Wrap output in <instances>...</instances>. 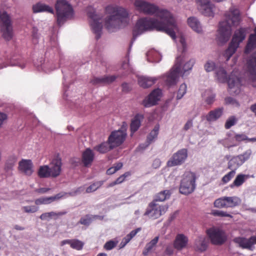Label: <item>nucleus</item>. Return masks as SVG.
Listing matches in <instances>:
<instances>
[{
  "mask_svg": "<svg viewBox=\"0 0 256 256\" xmlns=\"http://www.w3.org/2000/svg\"><path fill=\"white\" fill-rule=\"evenodd\" d=\"M226 80V82L228 84V88H234L236 83L240 82V78L232 74L228 75Z\"/></svg>",
  "mask_w": 256,
  "mask_h": 256,
  "instance_id": "58836bf2",
  "label": "nucleus"
},
{
  "mask_svg": "<svg viewBox=\"0 0 256 256\" xmlns=\"http://www.w3.org/2000/svg\"><path fill=\"white\" fill-rule=\"evenodd\" d=\"M162 94V90L159 88H156L145 97L141 104L145 108H150L156 106L160 100Z\"/></svg>",
  "mask_w": 256,
  "mask_h": 256,
  "instance_id": "9d476101",
  "label": "nucleus"
},
{
  "mask_svg": "<svg viewBox=\"0 0 256 256\" xmlns=\"http://www.w3.org/2000/svg\"><path fill=\"white\" fill-rule=\"evenodd\" d=\"M208 244V240L202 236H198L196 238L194 242V246L196 250L200 252H203L206 250Z\"/></svg>",
  "mask_w": 256,
  "mask_h": 256,
  "instance_id": "a878e982",
  "label": "nucleus"
},
{
  "mask_svg": "<svg viewBox=\"0 0 256 256\" xmlns=\"http://www.w3.org/2000/svg\"><path fill=\"white\" fill-rule=\"evenodd\" d=\"M159 239V237L156 236L154 239L151 240L149 242H148L146 246L148 247V250H152V248L156 245L158 243Z\"/></svg>",
  "mask_w": 256,
  "mask_h": 256,
  "instance_id": "69168bd1",
  "label": "nucleus"
},
{
  "mask_svg": "<svg viewBox=\"0 0 256 256\" xmlns=\"http://www.w3.org/2000/svg\"><path fill=\"white\" fill-rule=\"evenodd\" d=\"M214 206L218 208H222L226 206V204L224 200V197L216 200L214 202Z\"/></svg>",
  "mask_w": 256,
  "mask_h": 256,
  "instance_id": "6e6d98bb",
  "label": "nucleus"
},
{
  "mask_svg": "<svg viewBox=\"0 0 256 256\" xmlns=\"http://www.w3.org/2000/svg\"><path fill=\"white\" fill-rule=\"evenodd\" d=\"M55 212H44L42 214L40 218L42 220H49L52 216H54Z\"/></svg>",
  "mask_w": 256,
  "mask_h": 256,
  "instance_id": "e2e57ef3",
  "label": "nucleus"
},
{
  "mask_svg": "<svg viewBox=\"0 0 256 256\" xmlns=\"http://www.w3.org/2000/svg\"><path fill=\"white\" fill-rule=\"evenodd\" d=\"M238 122V119L234 116H230L226 120L224 127L226 129H230L232 126L235 125Z\"/></svg>",
  "mask_w": 256,
  "mask_h": 256,
  "instance_id": "37998d69",
  "label": "nucleus"
},
{
  "mask_svg": "<svg viewBox=\"0 0 256 256\" xmlns=\"http://www.w3.org/2000/svg\"><path fill=\"white\" fill-rule=\"evenodd\" d=\"M84 246V243L77 239H74L72 240V244H70V246L74 249L77 250H80Z\"/></svg>",
  "mask_w": 256,
  "mask_h": 256,
  "instance_id": "09e8293b",
  "label": "nucleus"
},
{
  "mask_svg": "<svg viewBox=\"0 0 256 256\" xmlns=\"http://www.w3.org/2000/svg\"><path fill=\"white\" fill-rule=\"evenodd\" d=\"M92 222V219L89 215H86L85 217H82L80 218L79 223L84 225L89 226Z\"/></svg>",
  "mask_w": 256,
  "mask_h": 256,
  "instance_id": "4d7b16f0",
  "label": "nucleus"
},
{
  "mask_svg": "<svg viewBox=\"0 0 256 256\" xmlns=\"http://www.w3.org/2000/svg\"><path fill=\"white\" fill-rule=\"evenodd\" d=\"M196 175L194 172H188L184 173L179 187V192L185 196L192 194L196 189Z\"/></svg>",
  "mask_w": 256,
  "mask_h": 256,
  "instance_id": "39448f33",
  "label": "nucleus"
},
{
  "mask_svg": "<svg viewBox=\"0 0 256 256\" xmlns=\"http://www.w3.org/2000/svg\"><path fill=\"white\" fill-rule=\"evenodd\" d=\"M144 119V116L142 114H136L133 118L132 119L130 124V136H132L140 128L141 122Z\"/></svg>",
  "mask_w": 256,
  "mask_h": 256,
  "instance_id": "aec40b11",
  "label": "nucleus"
},
{
  "mask_svg": "<svg viewBox=\"0 0 256 256\" xmlns=\"http://www.w3.org/2000/svg\"><path fill=\"white\" fill-rule=\"evenodd\" d=\"M206 234L212 244L215 245H222L227 240L225 232L220 228H209L207 230Z\"/></svg>",
  "mask_w": 256,
  "mask_h": 256,
  "instance_id": "6e6552de",
  "label": "nucleus"
},
{
  "mask_svg": "<svg viewBox=\"0 0 256 256\" xmlns=\"http://www.w3.org/2000/svg\"><path fill=\"white\" fill-rule=\"evenodd\" d=\"M180 41L181 44V48H178V51L179 52V51L181 50V54H180L179 56H182V61L184 57V54H185V52L186 50V44L185 39L182 36H181L180 37Z\"/></svg>",
  "mask_w": 256,
  "mask_h": 256,
  "instance_id": "a18cd8bd",
  "label": "nucleus"
},
{
  "mask_svg": "<svg viewBox=\"0 0 256 256\" xmlns=\"http://www.w3.org/2000/svg\"><path fill=\"white\" fill-rule=\"evenodd\" d=\"M171 192L170 190H164L158 192L155 196L152 202H164L168 199L171 196Z\"/></svg>",
  "mask_w": 256,
  "mask_h": 256,
  "instance_id": "72a5a7b5",
  "label": "nucleus"
},
{
  "mask_svg": "<svg viewBox=\"0 0 256 256\" xmlns=\"http://www.w3.org/2000/svg\"><path fill=\"white\" fill-rule=\"evenodd\" d=\"M134 4L139 11L147 14H153L158 10L157 6L143 0H136Z\"/></svg>",
  "mask_w": 256,
  "mask_h": 256,
  "instance_id": "ddd939ff",
  "label": "nucleus"
},
{
  "mask_svg": "<svg viewBox=\"0 0 256 256\" xmlns=\"http://www.w3.org/2000/svg\"><path fill=\"white\" fill-rule=\"evenodd\" d=\"M178 29L175 20L172 14L168 11L160 20L154 18H142L138 19L132 30V38L131 40L129 50L137 38L147 31L156 30L166 32L173 40L176 38V31Z\"/></svg>",
  "mask_w": 256,
  "mask_h": 256,
  "instance_id": "f257e3e1",
  "label": "nucleus"
},
{
  "mask_svg": "<svg viewBox=\"0 0 256 256\" xmlns=\"http://www.w3.org/2000/svg\"><path fill=\"white\" fill-rule=\"evenodd\" d=\"M51 164L52 166L50 168L51 175L52 178H56L58 176L62 170V158L60 157V154L57 153L54 156L52 160Z\"/></svg>",
  "mask_w": 256,
  "mask_h": 256,
  "instance_id": "a211bd4d",
  "label": "nucleus"
},
{
  "mask_svg": "<svg viewBox=\"0 0 256 256\" xmlns=\"http://www.w3.org/2000/svg\"><path fill=\"white\" fill-rule=\"evenodd\" d=\"M249 177L250 176L248 174H238L236 176L233 182L230 185V187L231 188H234V187L241 186Z\"/></svg>",
  "mask_w": 256,
  "mask_h": 256,
  "instance_id": "c85d7f7f",
  "label": "nucleus"
},
{
  "mask_svg": "<svg viewBox=\"0 0 256 256\" xmlns=\"http://www.w3.org/2000/svg\"><path fill=\"white\" fill-rule=\"evenodd\" d=\"M187 158V149H180L174 154L170 159L168 161L166 165L168 167L181 165L184 162Z\"/></svg>",
  "mask_w": 256,
  "mask_h": 256,
  "instance_id": "9b49d317",
  "label": "nucleus"
},
{
  "mask_svg": "<svg viewBox=\"0 0 256 256\" xmlns=\"http://www.w3.org/2000/svg\"><path fill=\"white\" fill-rule=\"evenodd\" d=\"M128 14L127 10L122 7L114 8L112 13L108 16L105 20V26L109 31L118 29L125 26L128 23Z\"/></svg>",
  "mask_w": 256,
  "mask_h": 256,
  "instance_id": "7ed1b4c3",
  "label": "nucleus"
},
{
  "mask_svg": "<svg viewBox=\"0 0 256 256\" xmlns=\"http://www.w3.org/2000/svg\"><path fill=\"white\" fill-rule=\"evenodd\" d=\"M64 196V194L60 192L55 196H48V201L50 202V204L52 203V202L58 200L62 198Z\"/></svg>",
  "mask_w": 256,
  "mask_h": 256,
  "instance_id": "338daca9",
  "label": "nucleus"
},
{
  "mask_svg": "<svg viewBox=\"0 0 256 256\" xmlns=\"http://www.w3.org/2000/svg\"><path fill=\"white\" fill-rule=\"evenodd\" d=\"M10 64L12 66H18L22 68H25V65L21 63L20 60L14 56L11 58L10 60Z\"/></svg>",
  "mask_w": 256,
  "mask_h": 256,
  "instance_id": "49530a36",
  "label": "nucleus"
},
{
  "mask_svg": "<svg viewBox=\"0 0 256 256\" xmlns=\"http://www.w3.org/2000/svg\"><path fill=\"white\" fill-rule=\"evenodd\" d=\"M22 209L26 213H34L38 210V207L36 206H24Z\"/></svg>",
  "mask_w": 256,
  "mask_h": 256,
  "instance_id": "680f3d73",
  "label": "nucleus"
},
{
  "mask_svg": "<svg viewBox=\"0 0 256 256\" xmlns=\"http://www.w3.org/2000/svg\"><path fill=\"white\" fill-rule=\"evenodd\" d=\"M224 110L223 107H218L210 111L206 116V120L208 122L216 121L222 115Z\"/></svg>",
  "mask_w": 256,
  "mask_h": 256,
  "instance_id": "b1692460",
  "label": "nucleus"
},
{
  "mask_svg": "<svg viewBox=\"0 0 256 256\" xmlns=\"http://www.w3.org/2000/svg\"><path fill=\"white\" fill-rule=\"evenodd\" d=\"M162 60V56L157 52H148V60L151 62H158Z\"/></svg>",
  "mask_w": 256,
  "mask_h": 256,
  "instance_id": "4c0bfd02",
  "label": "nucleus"
},
{
  "mask_svg": "<svg viewBox=\"0 0 256 256\" xmlns=\"http://www.w3.org/2000/svg\"><path fill=\"white\" fill-rule=\"evenodd\" d=\"M211 214L214 216L230 218L232 217L231 214H228L226 212L217 210H212Z\"/></svg>",
  "mask_w": 256,
  "mask_h": 256,
  "instance_id": "de8ad7c7",
  "label": "nucleus"
},
{
  "mask_svg": "<svg viewBox=\"0 0 256 256\" xmlns=\"http://www.w3.org/2000/svg\"><path fill=\"white\" fill-rule=\"evenodd\" d=\"M254 32H256V26L254 29ZM256 46V36L252 34H250L248 42L247 45V47H251L252 48H254Z\"/></svg>",
  "mask_w": 256,
  "mask_h": 256,
  "instance_id": "864d4df0",
  "label": "nucleus"
},
{
  "mask_svg": "<svg viewBox=\"0 0 256 256\" xmlns=\"http://www.w3.org/2000/svg\"><path fill=\"white\" fill-rule=\"evenodd\" d=\"M51 170L50 166L48 165L40 166L38 171V175L40 178H48L52 176Z\"/></svg>",
  "mask_w": 256,
  "mask_h": 256,
  "instance_id": "2f4dec72",
  "label": "nucleus"
},
{
  "mask_svg": "<svg viewBox=\"0 0 256 256\" xmlns=\"http://www.w3.org/2000/svg\"><path fill=\"white\" fill-rule=\"evenodd\" d=\"M88 16L92 20L90 22L92 30L94 34H96V39L99 40L102 34V25L99 22L97 18V14L95 12H89L88 13Z\"/></svg>",
  "mask_w": 256,
  "mask_h": 256,
  "instance_id": "f8f14e48",
  "label": "nucleus"
},
{
  "mask_svg": "<svg viewBox=\"0 0 256 256\" xmlns=\"http://www.w3.org/2000/svg\"><path fill=\"white\" fill-rule=\"evenodd\" d=\"M234 138L236 142L238 144L246 140L248 136L244 134H235Z\"/></svg>",
  "mask_w": 256,
  "mask_h": 256,
  "instance_id": "0e129e2a",
  "label": "nucleus"
},
{
  "mask_svg": "<svg viewBox=\"0 0 256 256\" xmlns=\"http://www.w3.org/2000/svg\"><path fill=\"white\" fill-rule=\"evenodd\" d=\"M64 94L63 97L66 100H68V98H72L74 96V95L70 92L69 90V86H68L64 82Z\"/></svg>",
  "mask_w": 256,
  "mask_h": 256,
  "instance_id": "bf43d9fd",
  "label": "nucleus"
},
{
  "mask_svg": "<svg viewBox=\"0 0 256 256\" xmlns=\"http://www.w3.org/2000/svg\"><path fill=\"white\" fill-rule=\"evenodd\" d=\"M104 182V181L100 180L93 183L86 188V192L90 193L94 192L103 184Z\"/></svg>",
  "mask_w": 256,
  "mask_h": 256,
  "instance_id": "79ce46f5",
  "label": "nucleus"
},
{
  "mask_svg": "<svg viewBox=\"0 0 256 256\" xmlns=\"http://www.w3.org/2000/svg\"><path fill=\"white\" fill-rule=\"evenodd\" d=\"M156 80V78L142 76L138 78V83L141 87L147 88L152 86Z\"/></svg>",
  "mask_w": 256,
  "mask_h": 256,
  "instance_id": "bb28decb",
  "label": "nucleus"
},
{
  "mask_svg": "<svg viewBox=\"0 0 256 256\" xmlns=\"http://www.w3.org/2000/svg\"><path fill=\"white\" fill-rule=\"evenodd\" d=\"M32 12L34 14L46 12L52 14H54V8L48 4L38 2L32 6Z\"/></svg>",
  "mask_w": 256,
  "mask_h": 256,
  "instance_id": "412c9836",
  "label": "nucleus"
},
{
  "mask_svg": "<svg viewBox=\"0 0 256 256\" xmlns=\"http://www.w3.org/2000/svg\"><path fill=\"white\" fill-rule=\"evenodd\" d=\"M243 164L242 160L238 156H233L231 158L228 162V168L231 170H234L238 168Z\"/></svg>",
  "mask_w": 256,
  "mask_h": 256,
  "instance_id": "7c9ffc66",
  "label": "nucleus"
},
{
  "mask_svg": "<svg viewBox=\"0 0 256 256\" xmlns=\"http://www.w3.org/2000/svg\"><path fill=\"white\" fill-rule=\"evenodd\" d=\"M204 68L205 70L208 72H211L214 70H216V66L215 62L212 60H208L204 65Z\"/></svg>",
  "mask_w": 256,
  "mask_h": 256,
  "instance_id": "c03bdc74",
  "label": "nucleus"
},
{
  "mask_svg": "<svg viewBox=\"0 0 256 256\" xmlns=\"http://www.w3.org/2000/svg\"><path fill=\"white\" fill-rule=\"evenodd\" d=\"M84 188L82 186H80L76 190L70 192L68 193L69 195L70 196H76L78 194H80L82 193L84 190Z\"/></svg>",
  "mask_w": 256,
  "mask_h": 256,
  "instance_id": "774afa93",
  "label": "nucleus"
},
{
  "mask_svg": "<svg viewBox=\"0 0 256 256\" xmlns=\"http://www.w3.org/2000/svg\"><path fill=\"white\" fill-rule=\"evenodd\" d=\"M17 160L16 156L14 155L10 156L8 157L6 163V168L7 170H10L12 168Z\"/></svg>",
  "mask_w": 256,
  "mask_h": 256,
  "instance_id": "a19ab883",
  "label": "nucleus"
},
{
  "mask_svg": "<svg viewBox=\"0 0 256 256\" xmlns=\"http://www.w3.org/2000/svg\"><path fill=\"white\" fill-rule=\"evenodd\" d=\"M195 63V60L194 59H190V60L187 62L183 66L184 74L186 72L192 69L194 64Z\"/></svg>",
  "mask_w": 256,
  "mask_h": 256,
  "instance_id": "603ef678",
  "label": "nucleus"
},
{
  "mask_svg": "<svg viewBox=\"0 0 256 256\" xmlns=\"http://www.w3.org/2000/svg\"><path fill=\"white\" fill-rule=\"evenodd\" d=\"M144 216H148L150 218L155 220L160 216V212H159L158 208L156 207V204L154 202H152L148 204Z\"/></svg>",
  "mask_w": 256,
  "mask_h": 256,
  "instance_id": "4be33fe9",
  "label": "nucleus"
},
{
  "mask_svg": "<svg viewBox=\"0 0 256 256\" xmlns=\"http://www.w3.org/2000/svg\"><path fill=\"white\" fill-rule=\"evenodd\" d=\"M18 165L20 170L24 172L25 174L28 176H30L32 174L33 164L30 160L23 159L19 162Z\"/></svg>",
  "mask_w": 256,
  "mask_h": 256,
  "instance_id": "393cba45",
  "label": "nucleus"
},
{
  "mask_svg": "<svg viewBox=\"0 0 256 256\" xmlns=\"http://www.w3.org/2000/svg\"><path fill=\"white\" fill-rule=\"evenodd\" d=\"M58 53V48L56 46H52L48 48L46 52L45 56L46 58H53L56 54Z\"/></svg>",
  "mask_w": 256,
  "mask_h": 256,
  "instance_id": "ea45409f",
  "label": "nucleus"
},
{
  "mask_svg": "<svg viewBox=\"0 0 256 256\" xmlns=\"http://www.w3.org/2000/svg\"><path fill=\"white\" fill-rule=\"evenodd\" d=\"M225 20L219 22L218 42L222 45L229 40L232 35V26H237L240 22V13L236 8L230 9L229 12L225 14Z\"/></svg>",
  "mask_w": 256,
  "mask_h": 256,
  "instance_id": "f03ea898",
  "label": "nucleus"
},
{
  "mask_svg": "<svg viewBox=\"0 0 256 256\" xmlns=\"http://www.w3.org/2000/svg\"><path fill=\"white\" fill-rule=\"evenodd\" d=\"M114 148V146L108 142V140L106 142H104L101 144L95 146L94 149L100 154H105Z\"/></svg>",
  "mask_w": 256,
  "mask_h": 256,
  "instance_id": "cd10ccee",
  "label": "nucleus"
},
{
  "mask_svg": "<svg viewBox=\"0 0 256 256\" xmlns=\"http://www.w3.org/2000/svg\"><path fill=\"white\" fill-rule=\"evenodd\" d=\"M186 86L185 84H182L178 89V94L176 96V99L180 100L181 99L184 94L186 93Z\"/></svg>",
  "mask_w": 256,
  "mask_h": 256,
  "instance_id": "3c124183",
  "label": "nucleus"
},
{
  "mask_svg": "<svg viewBox=\"0 0 256 256\" xmlns=\"http://www.w3.org/2000/svg\"><path fill=\"white\" fill-rule=\"evenodd\" d=\"M117 244L118 241L110 240L106 242L104 247L106 250H111L116 246Z\"/></svg>",
  "mask_w": 256,
  "mask_h": 256,
  "instance_id": "5fc2aeb1",
  "label": "nucleus"
},
{
  "mask_svg": "<svg viewBox=\"0 0 256 256\" xmlns=\"http://www.w3.org/2000/svg\"><path fill=\"white\" fill-rule=\"evenodd\" d=\"M116 78L117 76L114 75H104L101 77L94 76L92 78L90 79V82L94 86H100L111 84L113 82Z\"/></svg>",
  "mask_w": 256,
  "mask_h": 256,
  "instance_id": "dca6fc26",
  "label": "nucleus"
},
{
  "mask_svg": "<svg viewBox=\"0 0 256 256\" xmlns=\"http://www.w3.org/2000/svg\"><path fill=\"white\" fill-rule=\"evenodd\" d=\"M159 129V124H157L155 125L154 129L148 135L146 140V146H149L153 141V140L157 138L158 134Z\"/></svg>",
  "mask_w": 256,
  "mask_h": 256,
  "instance_id": "e433bc0d",
  "label": "nucleus"
},
{
  "mask_svg": "<svg viewBox=\"0 0 256 256\" xmlns=\"http://www.w3.org/2000/svg\"><path fill=\"white\" fill-rule=\"evenodd\" d=\"M218 80L221 83H226L228 76L226 71L222 68L220 67L215 72Z\"/></svg>",
  "mask_w": 256,
  "mask_h": 256,
  "instance_id": "473e14b6",
  "label": "nucleus"
},
{
  "mask_svg": "<svg viewBox=\"0 0 256 256\" xmlns=\"http://www.w3.org/2000/svg\"><path fill=\"white\" fill-rule=\"evenodd\" d=\"M176 64L174 67L171 69L170 73L166 76V82L169 86H174L176 84L179 74L181 72L182 56H178L176 58Z\"/></svg>",
  "mask_w": 256,
  "mask_h": 256,
  "instance_id": "1a4fd4ad",
  "label": "nucleus"
},
{
  "mask_svg": "<svg viewBox=\"0 0 256 256\" xmlns=\"http://www.w3.org/2000/svg\"><path fill=\"white\" fill-rule=\"evenodd\" d=\"M126 134H122L120 131H112L108 137V142L114 146V148L122 145L126 139Z\"/></svg>",
  "mask_w": 256,
  "mask_h": 256,
  "instance_id": "2eb2a0df",
  "label": "nucleus"
},
{
  "mask_svg": "<svg viewBox=\"0 0 256 256\" xmlns=\"http://www.w3.org/2000/svg\"><path fill=\"white\" fill-rule=\"evenodd\" d=\"M94 158V154L90 148H86L82 153V162L84 167L92 165Z\"/></svg>",
  "mask_w": 256,
  "mask_h": 256,
  "instance_id": "6ab92c4d",
  "label": "nucleus"
},
{
  "mask_svg": "<svg viewBox=\"0 0 256 256\" xmlns=\"http://www.w3.org/2000/svg\"><path fill=\"white\" fill-rule=\"evenodd\" d=\"M234 241L238 244L239 246L242 248L253 250L254 245L256 244V236H252L249 238L244 237L236 238Z\"/></svg>",
  "mask_w": 256,
  "mask_h": 256,
  "instance_id": "f3484780",
  "label": "nucleus"
},
{
  "mask_svg": "<svg viewBox=\"0 0 256 256\" xmlns=\"http://www.w3.org/2000/svg\"><path fill=\"white\" fill-rule=\"evenodd\" d=\"M246 36V30L244 28H240L234 32L228 48L225 51L224 56L227 58V60L235 53L240 44L245 39Z\"/></svg>",
  "mask_w": 256,
  "mask_h": 256,
  "instance_id": "423d86ee",
  "label": "nucleus"
},
{
  "mask_svg": "<svg viewBox=\"0 0 256 256\" xmlns=\"http://www.w3.org/2000/svg\"><path fill=\"white\" fill-rule=\"evenodd\" d=\"M188 242V238L182 234H178L174 242V247L180 250L184 248Z\"/></svg>",
  "mask_w": 256,
  "mask_h": 256,
  "instance_id": "5701e85b",
  "label": "nucleus"
},
{
  "mask_svg": "<svg viewBox=\"0 0 256 256\" xmlns=\"http://www.w3.org/2000/svg\"><path fill=\"white\" fill-rule=\"evenodd\" d=\"M188 23L189 26L196 32L200 33L202 32V28L200 22L196 18H189L188 19Z\"/></svg>",
  "mask_w": 256,
  "mask_h": 256,
  "instance_id": "c756f323",
  "label": "nucleus"
},
{
  "mask_svg": "<svg viewBox=\"0 0 256 256\" xmlns=\"http://www.w3.org/2000/svg\"><path fill=\"white\" fill-rule=\"evenodd\" d=\"M248 68L252 75L256 76V52H254L248 62Z\"/></svg>",
  "mask_w": 256,
  "mask_h": 256,
  "instance_id": "f704fd0d",
  "label": "nucleus"
},
{
  "mask_svg": "<svg viewBox=\"0 0 256 256\" xmlns=\"http://www.w3.org/2000/svg\"><path fill=\"white\" fill-rule=\"evenodd\" d=\"M0 28L2 38L6 41L11 40L13 36L12 22L6 11L0 12Z\"/></svg>",
  "mask_w": 256,
  "mask_h": 256,
  "instance_id": "0eeeda50",
  "label": "nucleus"
},
{
  "mask_svg": "<svg viewBox=\"0 0 256 256\" xmlns=\"http://www.w3.org/2000/svg\"><path fill=\"white\" fill-rule=\"evenodd\" d=\"M236 174V172L234 170H232L230 172H228L227 174L224 175L222 178V181L224 184H226L228 182H230L232 178H234Z\"/></svg>",
  "mask_w": 256,
  "mask_h": 256,
  "instance_id": "8fccbe9b",
  "label": "nucleus"
},
{
  "mask_svg": "<svg viewBox=\"0 0 256 256\" xmlns=\"http://www.w3.org/2000/svg\"><path fill=\"white\" fill-rule=\"evenodd\" d=\"M252 154V150H248L246 151L243 154L238 155V157L240 159L242 160L243 164L249 159L250 155Z\"/></svg>",
  "mask_w": 256,
  "mask_h": 256,
  "instance_id": "052dcab7",
  "label": "nucleus"
},
{
  "mask_svg": "<svg viewBox=\"0 0 256 256\" xmlns=\"http://www.w3.org/2000/svg\"><path fill=\"white\" fill-rule=\"evenodd\" d=\"M56 23L59 27L67 20L74 18V11L72 5L66 0H56L54 4Z\"/></svg>",
  "mask_w": 256,
  "mask_h": 256,
  "instance_id": "20e7f679",
  "label": "nucleus"
},
{
  "mask_svg": "<svg viewBox=\"0 0 256 256\" xmlns=\"http://www.w3.org/2000/svg\"><path fill=\"white\" fill-rule=\"evenodd\" d=\"M211 0H196L198 5V8L200 13L206 16H214V4Z\"/></svg>",
  "mask_w": 256,
  "mask_h": 256,
  "instance_id": "4468645a",
  "label": "nucleus"
},
{
  "mask_svg": "<svg viewBox=\"0 0 256 256\" xmlns=\"http://www.w3.org/2000/svg\"><path fill=\"white\" fill-rule=\"evenodd\" d=\"M224 200L226 204V207L232 208L240 204L241 200L237 196H224Z\"/></svg>",
  "mask_w": 256,
  "mask_h": 256,
  "instance_id": "c9c22d12",
  "label": "nucleus"
},
{
  "mask_svg": "<svg viewBox=\"0 0 256 256\" xmlns=\"http://www.w3.org/2000/svg\"><path fill=\"white\" fill-rule=\"evenodd\" d=\"M34 202L36 205L50 204V202L48 201V196H42L37 198L35 200Z\"/></svg>",
  "mask_w": 256,
  "mask_h": 256,
  "instance_id": "13d9d810",
  "label": "nucleus"
}]
</instances>
